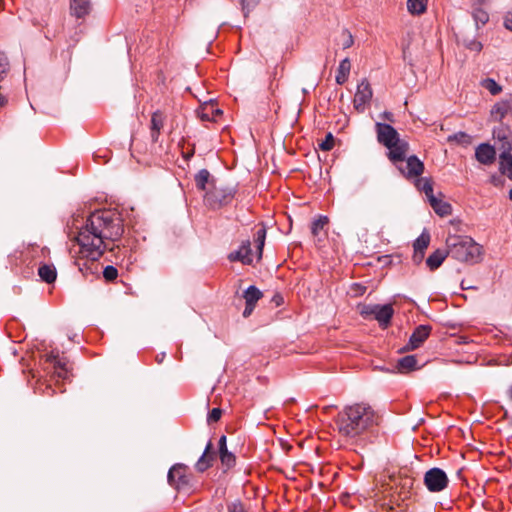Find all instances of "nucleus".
Returning a JSON list of instances; mask_svg holds the SVG:
<instances>
[{
    "instance_id": "nucleus-1",
    "label": "nucleus",
    "mask_w": 512,
    "mask_h": 512,
    "mask_svg": "<svg viewBox=\"0 0 512 512\" xmlns=\"http://www.w3.org/2000/svg\"><path fill=\"white\" fill-rule=\"evenodd\" d=\"M123 233V220L117 212L105 209L91 213L75 237L80 258L99 260L106 250L117 247Z\"/></svg>"
},
{
    "instance_id": "nucleus-2",
    "label": "nucleus",
    "mask_w": 512,
    "mask_h": 512,
    "mask_svg": "<svg viewBox=\"0 0 512 512\" xmlns=\"http://www.w3.org/2000/svg\"><path fill=\"white\" fill-rule=\"evenodd\" d=\"M380 419L371 406L357 403L339 412L335 424L339 435L358 451L377 439Z\"/></svg>"
},
{
    "instance_id": "nucleus-3",
    "label": "nucleus",
    "mask_w": 512,
    "mask_h": 512,
    "mask_svg": "<svg viewBox=\"0 0 512 512\" xmlns=\"http://www.w3.org/2000/svg\"><path fill=\"white\" fill-rule=\"evenodd\" d=\"M449 256L466 263H477L481 259L482 247L471 237L449 235L446 239Z\"/></svg>"
},
{
    "instance_id": "nucleus-4",
    "label": "nucleus",
    "mask_w": 512,
    "mask_h": 512,
    "mask_svg": "<svg viewBox=\"0 0 512 512\" xmlns=\"http://www.w3.org/2000/svg\"><path fill=\"white\" fill-rule=\"evenodd\" d=\"M235 193V188L216 182L204 194V202L211 209H217L229 204L233 200Z\"/></svg>"
},
{
    "instance_id": "nucleus-5",
    "label": "nucleus",
    "mask_w": 512,
    "mask_h": 512,
    "mask_svg": "<svg viewBox=\"0 0 512 512\" xmlns=\"http://www.w3.org/2000/svg\"><path fill=\"white\" fill-rule=\"evenodd\" d=\"M360 314L367 318L373 316L379 323L380 327L387 328L391 323V319L394 315V309L391 304L379 305H364L360 309Z\"/></svg>"
},
{
    "instance_id": "nucleus-6",
    "label": "nucleus",
    "mask_w": 512,
    "mask_h": 512,
    "mask_svg": "<svg viewBox=\"0 0 512 512\" xmlns=\"http://www.w3.org/2000/svg\"><path fill=\"white\" fill-rule=\"evenodd\" d=\"M423 482L429 492L439 493L448 487L449 478L444 470L433 467L425 472Z\"/></svg>"
},
{
    "instance_id": "nucleus-7",
    "label": "nucleus",
    "mask_w": 512,
    "mask_h": 512,
    "mask_svg": "<svg viewBox=\"0 0 512 512\" xmlns=\"http://www.w3.org/2000/svg\"><path fill=\"white\" fill-rule=\"evenodd\" d=\"M397 169L407 180H413L421 176L425 170L424 163L415 155L405 158L404 162L398 164Z\"/></svg>"
},
{
    "instance_id": "nucleus-8",
    "label": "nucleus",
    "mask_w": 512,
    "mask_h": 512,
    "mask_svg": "<svg viewBox=\"0 0 512 512\" xmlns=\"http://www.w3.org/2000/svg\"><path fill=\"white\" fill-rule=\"evenodd\" d=\"M373 96V90L369 81L364 78L357 85V90L353 98L354 108L358 112H364Z\"/></svg>"
},
{
    "instance_id": "nucleus-9",
    "label": "nucleus",
    "mask_w": 512,
    "mask_h": 512,
    "mask_svg": "<svg viewBox=\"0 0 512 512\" xmlns=\"http://www.w3.org/2000/svg\"><path fill=\"white\" fill-rule=\"evenodd\" d=\"M167 479L169 484L177 490L184 489L190 484L187 467L183 464L173 465L168 472Z\"/></svg>"
},
{
    "instance_id": "nucleus-10",
    "label": "nucleus",
    "mask_w": 512,
    "mask_h": 512,
    "mask_svg": "<svg viewBox=\"0 0 512 512\" xmlns=\"http://www.w3.org/2000/svg\"><path fill=\"white\" fill-rule=\"evenodd\" d=\"M377 140L385 147H390L400 138L399 133L390 124L376 123Z\"/></svg>"
},
{
    "instance_id": "nucleus-11",
    "label": "nucleus",
    "mask_w": 512,
    "mask_h": 512,
    "mask_svg": "<svg viewBox=\"0 0 512 512\" xmlns=\"http://www.w3.org/2000/svg\"><path fill=\"white\" fill-rule=\"evenodd\" d=\"M386 148L389 150L387 153L389 160L397 166L404 162L409 150V144L407 141L399 138L397 141L393 142V145Z\"/></svg>"
},
{
    "instance_id": "nucleus-12",
    "label": "nucleus",
    "mask_w": 512,
    "mask_h": 512,
    "mask_svg": "<svg viewBox=\"0 0 512 512\" xmlns=\"http://www.w3.org/2000/svg\"><path fill=\"white\" fill-rule=\"evenodd\" d=\"M431 333V326L429 325H419L415 328L413 333L411 334L408 343L404 347L405 350H415L419 348L424 341L429 337Z\"/></svg>"
},
{
    "instance_id": "nucleus-13",
    "label": "nucleus",
    "mask_w": 512,
    "mask_h": 512,
    "mask_svg": "<svg viewBox=\"0 0 512 512\" xmlns=\"http://www.w3.org/2000/svg\"><path fill=\"white\" fill-rule=\"evenodd\" d=\"M228 259L231 262L238 261L244 265H251L253 263V253L250 241H243L238 250L229 254Z\"/></svg>"
},
{
    "instance_id": "nucleus-14",
    "label": "nucleus",
    "mask_w": 512,
    "mask_h": 512,
    "mask_svg": "<svg viewBox=\"0 0 512 512\" xmlns=\"http://www.w3.org/2000/svg\"><path fill=\"white\" fill-rule=\"evenodd\" d=\"M262 292L256 286H249L243 294V298L245 299V309L243 311V316L245 318L249 317L255 309L256 303L262 298Z\"/></svg>"
},
{
    "instance_id": "nucleus-15",
    "label": "nucleus",
    "mask_w": 512,
    "mask_h": 512,
    "mask_svg": "<svg viewBox=\"0 0 512 512\" xmlns=\"http://www.w3.org/2000/svg\"><path fill=\"white\" fill-rule=\"evenodd\" d=\"M475 157L481 164L490 165L496 158L495 148L490 144L482 143L476 148Z\"/></svg>"
},
{
    "instance_id": "nucleus-16",
    "label": "nucleus",
    "mask_w": 512,
    "mask_h": 512,
    "mask_svg": "<svg viewBox=\"0 0 512 512\" xmlns=\"http://www.w3.org/2000/svg\"><path fill=\"white\" fill-rule=\"evenodd\" d=\"M47 361L53 365V373L55 377L63 380L68 378V362L64 357H59L58 355L51 354L48 356Z\"/></svg>"
},
{
    "instance_id": "nucleus-17",
    "label": "nucleus",
    "mask_w": 512,
    "mask_h": 512,
    "mask_svg": "<svg viewBox=\"0 0 512 512\" xmlns=\"http://www.w3.org/2000/svg\"><path fill=\"white\" fill-rule=\"evenodd\" d=\"M217 181L211 176L210 172L207 169H201L195 175V185L198 190L207 192L213 187Z\"/></svg>"
},
{
    "instance_id": "nucleus-18",
    "label": "nucleus",
    "mask_w": 512,
    "mask_h": 512,
    "mask_svg": "<svg viewBox=\"0 0 512 512\" xmlns=\"http://www.w3.org/2000/svg\"><path fill=\"white\" fill-rule=\"evenodd\" d=\"M213 444L209 441L204 449L203 454L200 456L198 461L195 464V468L198 472H204L208 468L212 466V462L214 459Z\"/></svg>"
},
{
    "instance_id": "nucleus-19",
    "label": "nucleus",
    "mask_w": 512,
    "mask_h": 512,
    "mask_svg": "<svg viewBox=\"0 0 512 512\" xmlns=\"http://www.w3.org/2000/svg\"><path fill=\"white\" fill-rule=\"evenodd\" d=\"M166 116L160 110L155 111L151 116L150 131L151 139L153 142H157L161 129L164 126Z\"/></svg>"
},
{
    "instance_id": "nucleus-20",
    "label": "nucleus",
    "mask_w": 512,
    "mask_h": 512,
    "mask_svg": "<svg viewBox=\"0 0 512 512\" xmlns=\"http://www.w3.org/2000/svg\"><path fill=\"white\" fill-rule=\"evenodd\" d=\"M71 15L76 18H83L91 11L90 0H70Z\"/></svg>"
},
{
    "instance_id": "nucleus-21",
    "label": "nucleus",
    "mask_w": 512,
    "mask_h": 512,
    "mask_svg": "<svg viewBox=\"0 0 512 512\" xmlns=\"http://www.w3.org/2000/svg\"><path fill=\"white\" fill-rule=\"evenodd\" d=\"M198 116L203 121H216L222 111L217 108L213 103H205L198 110Z\"/></svg>"
},
{
    "instance_id": "nucleus-22",
    "label": "nucleus",
    "mask_w": 512,
    "mask_h": 512,
    "mask_svg": "<svg viewBox=\"0 0 512 512\" xmlns=\"http://www.w3.org/2000/svg\"><path fill=\"white\" fill-rule=\"evenodd\" d=\"M494 139L501 142L500 149L502 151L512 150L511 132L505 127H499L493 131Z\"/></svg>"
},
{
    "instance_id": "nucleus-23",
    "label": "nucleus",
    "mask_w": 512,
    "mask_h": 512,
    "mask_svg": "<svg viewBox=\"0 0 512 512\" xmlns=\"http://www.w3.org/2000/svg\"><path fill=\"white\" fill-rule=\"evenodd\" d=\"M512 150L502 151L499 155V171L502 175L512 180Z\"/></svg>"
},
{
    "instance_id": "nucleus-24",
    "label": "nucleus",
    "mask_w": 512,
    "mask_h": 512,
    "mask_svg": "<svg viewBox=\"0 0 512 512\" xmlns=\"http://www.w3.org/2000/svg\"><path fill=\"white\" fill-rule=\"evenodd\" d=\"M449 255L447 249H437L426 260V264L431 271L438 269L445 258Z\"/></svg>"
},
{
    "instance_id": "nucleus-25",
    "label": "nucleus",
    "mask_w": 512,
    "mask_h": 512,
    "mask_svg": "<svg viewBox=\"0 0 512 512\" xmlns=\"http://www.w3.org/2000/svg\"><path fill=\"white\" fill-rule=\"evenodd\" d=\"M428 201L435 213L439 216L445 217L451 214L452 207L448 202L438 199L434 195H431Z\"/></svg>"
},
{
    "instance_id": "nucleus-26",
    "label": "nucleus",
    "mask_w": 512,
    "mask_h": 512,
    "mask_svg": "<svg viewBox=\"0 0 512 512\" xmlns=\"http://www.w3.org/2000/svg\"><path fill=\"white\" fill-rule=\"evenodd\" d=\"M510 110L511 102L499 101L492 107L491 117L493 118V120L501 122L503 118L509 113Z\"/></svg>"
},
{
    "instance_id": "nucleus-27",
    "label": "nucleus",
    "mask_w": 512,
    "mask_h": 512,
    "mask_svg": "<svg viewBox=\"0 0 512 512\" xmlns=\"http://www.w3.org/2000/svg\"><path fill=\"white\" fill-rule=\"evenodd\" d=\"M38 275L40 279L48 284L56 280L57 272L53 264H40L38 268Z\"/></svg>"
},
{
    "instance_id": "nucleus-28",
    "label": "nucleus",
    "mask_w": 512,
    "mask_h": 512,
    "mask_svg": "<svg viewBox=\"0 0 512 512\" xmlns=\"http://www.w3.org/2000/svg\"><path fill=\"white\" fill-rule=\"evenodd\" d=\"M416 189L420 192H423L427 199L431 197L433 194V181L431 178L427 177H417L416 179L412 180Z\"/></svg>"
},
{
    "instance_id": "nucleus-29",
    "label": "nucleus",
    "mask_w": 512,
    "mask_h": 512,
    "mask_svg": "<svg viewBox=\"0 0 512 512\" xmlns=\"http://www.w3.org/2000/svg\"><path fill=\"white\" fill-rule=\"evenodd\" d=\"M417 368V358L414 355L404 356L397 362V369L401 373H409Z\"/></svg>"
},
{
    "instance_id": "nucleus-30",
    "label": "nucleus",
    "mask_w": 512,
    "mask_h": 512,
    "mask_svg": "<svg viewBox=\"0 0 512 512\" xmlns=\"http://www.w3.org/2000/svg\"><path fill=\"white\" fill-rule=\"evenodd\" d=\"M266 240V228L264 225H260L254 233V242L257 249V260L262 258L263 248Z\"/></svg>"
},
{
    "instance_id": "nucleus-31",
    "label": "nucleus",
    "mask_w": 512,
    "mask_h": 512,
    "mask_svg": "<svg viewBox=\"0 0 512 512\" xmlns=\"http://www.w3.org/2000/svg\"><path fill=\"white\" fill-rule=\"evenodd\" d=\"M351 64L348 58L343 59L338 67L336 74V82L338 84H343L347 81L349 73H350Z\"/></svg>"
},
{
    "instance_id": "nucleus-32",
    "label": "nucleus",
    "mask_w": 512,
    "mask_h": 512,
    "mask_svg": "<svg viewBox=\"0 0 512 512\" xmlns=\"http://www.w3.org/2000/svg\"><path fill=\"white\" fill-rule=\"evenodd\" d=\"M428 0H407V9L412 15H421L427 9Z\"/></svg>"
},
{
    "instance_id": "nucleus-33",
    "label": "nucleus",
    "mask_w": 512,
    "mask_h": 512,
    "mask_svg": "<svg viewBox=\"0 0 512 512\" xmlns=\"http://www.w3.org/2000/svg\"><path fill=\"white\" fill-rule=\"evenodd\" d=\"M329 219L327 216L320 215L311 224V232L314 237H318L320 233L328 225Z\"/></svg>"
},
{
    "instance_id": "nucleus-34",
    "label": "nucleus",
    "mask_w": 512,
    "mask_h": 512,
    "mask_svg": "<svg viewBox=\"0 0 512 512\" xmlns=\"http://www.w3.org/2000/svg\"><path fill=\"white\" fill-rule=\"evenodd\" d=\"M219 458L222 466H224L226 469H230L236 464V457L229 450L221 451L219 453Z\"/></svg>"
},
{
    "instance_id": "nucleus-35",
    "label": "nucleus",
    "mask_w": 512,
    "mask_h": 512,
    "mask_svg": "<svg viewBox=\"0 0 512 512\" xmlns=\"http://www.w3.org/2000/svg\"><path fill=\"white\" fill-rule=\"evenodd\" d=\"M430 243V234L427 232H422L421 235L414 242V250L415 251H423L427 249Z\"/></svg>"
},
{
    "instance_id": "nucleus-36",
    "label": "nucleus",
    "mask_w": 512,
    "mask_h": 512,
    "mask_svg": "<svg viewBox=\"0 0 512 512\" xmlns=\"http://www.w3.org/2000/svg\"><path fill=\"white\" fill-rule=\"evenodd\" d=\"M482 86L486 88L492 95H497L502 91V87L491 78L483 80Z\"/></svg>"
},
{
    "instance_id": "nucleus-37",
    "label": "nucleus",
    "mask_w": 512,
    "mask_h": 512,
    "mask_svg": "<svg viewBox=\"0 0 512 512\" xmlns=\"http://www.w3.org/2000/svg\"><path fill=\"white\" fill-rule=\"evenodd\" d=\"M103 277L106 281H114L118 277V270L111 265H108L103 270Z\"/></svg>"
},
{
    "instance_id": "nucleus-38",
    "label": "nucleus",
    "mask_w": 512,
    "mask_h": 512,
    "mask_svg": "<svg viewBox=\"0 0 512 512\" xmlns=\"http://www.w3.org/2000/svg\"><path fill=\"white\" fill-rule=\"evenodd\" d=\"M334 147V137L331 133H328L325 139L319 144V148L322 151H330Z\"/></svg>"
},
{
    "instance_id": "nucleus-39",
    "label": "nucleus",
    "mask_w": 512,
    "mask_h": 512,
    "mask_svg": "<svg viewBox=\"0 0 512 512\" xmlns=\"http://www.w3.org/2000/svg\"><path fill=\"white\" fill-rule=\"evenodd\" d=\"M9 70V62L4 53L0 52V81L5 77Z\"/></svg>"
},
{
    "instance_id": "nucleus-40",
    "label": "nucleus",
    "mask_w": 512,
    "mask_h": 512,
    "mask_svg": "<svg viewBox=\"0 0 512 512\" xmlns=\"http://www.w3.org/2000/svg\"><path fill=\"white\" fill-rule=\"evenodd\" d=\"M341 36H342V44L341 45H342L343 49L350 48L354 43L352 34L347 30H343Z\"/></svg>"
},
{
    "instance_id": "nucleus-41",
    "label": "nucleus",
    "mask_w": 512,
    "mask_h": 512,
    "mask_svg": "<svg viewBox=\"0 0 512 512\" xmlns=\"http://www.w3.org/2000/svg\"><path fill=\"white\" fill-rule=\"evenodd\" d=\"M227 512H248L240 501H234L227 505Z\"/></svg>"
},
{
    "instance_id": "nucleus-42",
    "label": "nucleus",
    "mask_w": 512,
    "mask_h": 512,
    "mask_svg": "<svg viewBox=\"0 0 512 512\" xmlns=\"http://www.w3.org/2000/svg\"><path fill=\"white\" fill-rule=\"evenodd\" d=\"M221 415H222V410L220 408H213L208 414L207 422L208 423L217 422L220 420Z\"/></svg>"
},
{
    "instance_id": "nucleus-43",
    "label": "nucleus",
    "mask_w": 512,
    "mask_h": 512,
    "mask_svg": "<svg viewBox=\"0 0 512 512\" xmlns=\"http://www.w3.org/2000/svg\"><path fill=\"white\" fill-rule=\"evenodd\" d=\"M259 0H240L242 10L244 12H249L252 8H254L258 4Z\"/></svg>"
},
{
    "instance_id": "nucleus-44",
    "label": "nucleus",
    "mask_w": 512,
    "mask_h": 512,
    "mask_svg": "<svg viewBox=\"0 0 512 512\" xmlns=\"http://www.w3.org/2000/svg\"><path fill=\"white\" fill-rule=\"evenodd\" d=\"M475 20L482 24H485L489 20L488 14L483 10H477L474 14Z\"/></svg>"
},
{
    "instance_id": "nucleus-45",
    "label": "nucleus",
    "mask_w": 512,
    "mask_h": 512,
    "mask_svg": "<svg viewBox=\"0 0 512 512\" xmlns=\"http://www.w3.org/2000/svg\"><path fill=\"white\" fill-rule=\"evenodd\" d=\"M466 47L471 51L480 52L483 48V45L477 40H471L466 44Z\"/></svg>"
},
{
    "instance_id": "nucleus-46",
    "label": "nucleus",
    "mask_w": 512,
    "mask_h": 512,
    "mask_svg": "<svg viewBox=\"0 0 512 512\" xmlns=\"http://www.w3.org/2000/svg\"><path fill=\"white\" fill-rule=\"evenodd\" d=\"M225 450H228L227 443H226V436L222 435L218 441V451L220 453L221 451H225Z\"/></svg>"
},
{
    "instance_id": "nucleus-47",
    "label": "nucleus",
    "mask_w": 512,
    "mask_h": 512,
    "mask_svg": "<svg viewBox=\"0 0 512 512\" xmlns=\"http://www.w3.org/2000/svg\"><path fill=\"white\" fill-rule=\"evenodd\" d=\"M504 26L512 31V13H508L506 16H505V19H504Z\"/></svg>"
},
{
    "instance_id": "nucleus-48",
    "label": "nucleus",
    "mask_w": 512,
    "mask_h": 512,
    "mask_svg": "<svg viewBox=\"0 0 512 512\" xmlns=\"http://www.w3.org/2000/svg\"><path fill=\"white\" fill-rule=\"evenodd\" d=\"M424 253L425 252L423 251L419 252L414 250L413 260L417 263L421 262L424 257Z\"/></svg>"
},
{
    "instance_id": "nucleus-49",
    "label": "nucleus",
    "mask_w": 512,
    "mask_h": 512,
    "mask_svg": "<svg viewBox=\"0 0 512 512\" xmlns=\"http://www.w3.org/2000/svg\"><path fill=\"white\" fill-rule=\"evenodd\" d=\"M45 253V248H42V249H38V248H31L29 249L28 251V254L31 256V257H35L37 253Z\"/></svg>"
},
{
    "instance_id": "nucleus-50",
    "label": "nucleus",
    "mask_w": 512,
    "mask_h": 512,
    "mask_svg": "<svg viewBox=\"0 0 512 512\" xmlns=\"http://www.w3.org/2000/svg\"><path fill=\"white\" fill-rule=\"evenodd\" d=\"M506 394H507L508 400L512 403V384L508 387Z\"/></svg>"
},
{
    "instance_id": "nucleus-51",
    "label": "nucleus",
    "mask_w": 512,
    "mask_h": 512,
    "mask_svg": "<svg viewBox=\"0 0 512 512\" xmlns=\"http://www.w3.org/2000/svg\"><path fill=\"white\" fill-rule=\"evenodd\" d=\"M164 358H165V353H161L160 355L156 356V361L160 364L163 362Z\"/></svg>"
},
{
    "instance_id": "nucleus-52",
    "label": "nucleus",
    "mask_w": 512,
    "mask_h": 512,
    "mask_svg": "<svg viewBox=\"0 0 512 512\" xmlns=\"http://www.w3.org/2000/svg\"><path fill=\"white\" fill-rule=\"evenodd\" d=\"M383 116H384L385 119H387L389 121H392V117H393L392 113L384 112Z\"/></svg>"
},
{
    "instance_id": "nucleus-53",
    "label": "nucleus",
    "mask_w": 512,
    "mask_h": 512,
    "mask_svg": "<svg viewBox=\"0 0 512 512\" xmlns=\"http://www.w3.org/2000/svg\"><path fill=\"white\" fill-rule=\"evenodd\" d=\"M465 137H468L466 133L464 132H460L458 134L455 135V138L456 139H462V138H465Z\"/></svg>"
},
{
    "instance_id": "nucleus-54",
    "label": "nucleus",
    "mask_w": 512,
    "mask_h": 512,
    "mask_svg": "<svg viewBox=\"0 0 512 512\" xmlns=\"http://www.w3.org/2000/svg\"><path fill=\"white\" fill-rule=\"evenodd\" d=\"M6 100L3 97H0V107H2L5 104Z\"/></svg>"
},
{
    "instance_id": "nucleus-55",
    "label": "nucleus",
    "mask_w": 512,
    "mask_h": 512,
    "mask_svg": "<svg viewBox=\"0 0 512 512\" xmlns=\"http://www.w3.org/2000/svg\"><path fill=\"white\" fill-rule=\"evenodd\" d=\"M280 301H282V298L276 299V304L280 305Z\"/></svg>"
},
{
    "instance_id": "nucleus-56",
    "label": "nucleus",
    "mask_w": 512,
    "mask_h": 512,
    "mask_svg": "<svg viewBox=\"0 0 512 512\" xmlns=\"http://www.w3.org/2000/svg\"><path fill=\"white\" fill-rule=\"evenodd\" d=\"M280 301H282V298L276 299V304L280 305Z\"/></svg>"
},
{
    "instance_id": "nucleus-57",
    "label": "nucleus",
    "mask_w": 512,
    "mask_h": 512,
    "mask_svg": "<svg viewBox=\"0 0 512 512\" xmlns=\"http://www.w3.org/2000/svg\"><path fill=\"white\" fill-rule=\"evenodd\" d=\"M509 199L512 201V189L509 192Z\"/></svg>"
},
{
    "instance_id": "nucleus-58",
    "label": "nucleus",
    "mask_w": 512,
    "mask_h": 512,
    "mask_svg": "<svg viewBox=\"0 0 512 512\" xmlns=\"http://www.w3.org/2000/svg\"><path fill=\"white\" fill-rule=\"evenodd\" d=\"M78 266H80V264H78L77 262H75ZM79 270L82 271V267H79Z\"/></svg>"
}]
</instances>
